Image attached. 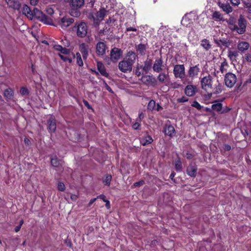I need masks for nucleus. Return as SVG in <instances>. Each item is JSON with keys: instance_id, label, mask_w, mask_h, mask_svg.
<instances>
[{"instance_id": "obj_1", "label": "nucleus", "mask_w": 251, "mask_h": 251, "mask_svg": "<svg viewBox=\"0 0 251 251\" xmlns=\"http://www.w3.org/2000/svg\"><path fill=\"white\" fill-rule=\"evenodd\" d=\"M136 58L137 55L134 52L132 51L128 52L125 58L119 63L118 67L119 70L125 73L130 72Z\"/></svg>"}, {"instance_id": "obj_2", "label": "nucleus", "mask_w": 251, "mask_h": 251, "mask_svg": "<svg viewBox=\"0 0 251 251\" xmlns=\"http://www.w3.org/2000/svg\"><path fill=\"white\" fill-rule=\"evenodd\" d=\"M84 3V0H71L70 1V15L74 17H79L80 15V12L78 9L83 5Z\"/></svg>"}, {"instance_id": "obj_3", "label": "nucleus", "mask_w": 251, "mask_h": 251, "mask_svg": "<svg viewBox=\"0 0 251 251\" xmlns=\"http://www.w3.org/2000/svg\"><path fill=\"white\" fill-rule=\"evenodd\" d=\"M33 16L37 18L39 21L46 24L51 25L52 23L50 17L46 16L41 10L34 8L33 11Z\"/></svg>"}, {"instance_id": "obj_4", "label": "nucleus", "mask_w": 251, "mask_h": 251, "mask_svg": "<svg viewBox=\"0 0 251 251\" xmlns=\"http://www.w3.org/2000/svg\"><path fill=\"white\" fill-rule=\"evenodd\" d=\"M74 30H76L77 35L81 38L85 37L87 33V26L85 23L81 22L74 27Z\"/></svg>"}, {"instance_id": "obj_5", "label": "nucleus", "mask_w": 251, "mask_h": 251, "mask_svg": "<svg viewBox=\"0 0 251 251\" xmlns=\"http://www.w3.org/2000/svg\"><path fill=\"white\" fill-rule=\"evenodd\" d=\"M247 26V21L240 16L238 21V25L234 26V30L236 31L238 34H242L246 31Z\"/></svg>"}, {"instance_id": "obj_6", "label": "nucleus", "mask_w": 251, "mask_h": 251, "mask_svg": "<svg viewBox=\"0 0 251 251\" xmlns=\"http://www.w3.org/2000/svg\"><path fill=\"white\" fill-rule=\"evenodd\" d=\"M237 81V77L235 74L231 73H226L225 76V83L228 88H232Z\"/></svg>"}, {"instance_id": "obj_7", "label": "nucleus", "mask_w": 251, "mask_h": 251, "mask_svg": "<svg viewBox=\"0 0 251 251\" xmlns=\"http://www.w3.org/2000/svg\"><path fill=\"white\" fill-rule=\"evenodd\" d=\"M201 84L202 89L206 91L212 89V77L209 75L201 77Z\"/></svg>"}, {"instance_id": "obj_8", "label": "nucleus", "mask_w": 251, "mask_h": 251, "mask_svg": "<svg viewBox=\"0 0 251 251\" xmlns=\"http://www.w3.org/2000/svg\"><path fill=\"white\" fill-rule=\"evenodd\" d=\"M173 73L175 77L182 79L185 77V68L183 65H176L174 66Z\"/></svg>"}, {"instance_id": "obj_9", "label": "nucleus", "mask_w": 251, "mask_h": 251, "mask_svg": "<svg viewBox=\"0 0 251 251\" xmlns=\"http://www.w3.org/2000/svg\"><path fill=\"white\" fill-rule=\"evenodd\" d=\"M140 80L143 83L149 86H155L157 84L155 78L151 75H143Z\"/></svg>"}, {"instance_id": "obj_10", "label": "nucleus", "mask_w": 251, "mask_h": 251, "mask_svg": "<svg viewBox=\"0 0 251 251\" xmlns=\"http://www.w3.org/2000/svg\"><path fill=\"white\" fill-rule=\"evenodd\" d=\"M106 11L104 9H100L93 17L94 23L98 24L100 21L102 20L106 15Z\"/></svg>"}, {"instance_id": "obj_11", "label": "nucleus", "mask_w": 251, "mask_h": 251, "mask_svg": "<svg viewBox=\"0 0 251 251\" xmlns=\"http://www.w3.org/2000/svg\"><path fill=\"white\" fill-rule=\"evenodd\" d=\"M74 22V20L73 18L63 17L59 23V25L62 29H65L73 24Z\"/></svg>"}, {"instance_id": "obj_12", "label": "nucleus", "mask_w": 251, "mask_h": 251, "mask_svg": "<svg viewBox=\"0 0 251 251\" xmlns=\"http://www.w3.org/2000/svg\"><path fill=\"white\" fill-rule=\"evenodd\" d=\"M89 47L85 43H82L79 46V50L81 53L84 59H86L88 55Z\"/></svg>"}, {"instance_id": "obj_13", "label": "nucleus", "mask_w": 251, "mask_h": 251, "mask_svg": "<svg viewBox=\"0 0 251 251\" xmlns=\"http://www.w3.org/2000/svg\"><path fill=\"white\" fill-rule=\"evenodd\" d=\"M163 61L161 58H156L153 65L154 72L159 73L163 70Z\"/></svg>"}, {"instance_id": "obj_14", "label": "nucleus", "mask_w": 251, "mask_h": 251, "mask_svg": "<svg viewBox=\"0 0 251 251\" xmlns=\"http://www.w3.org/2000/svg\"><path fill=\"white\" fill-rule=\"evenodd\" d=\"M106 46L103 42H100L96 45V52L99 55H103L105 53Z\"/></svg>"}, {"instance_id": "obj_15", "label": "nucleus", "mask_w": 251, "mask_h": 251, "mask_svg": "<svg viewBox=\"0 0 251 251\" xmlns=\"http://www.w3.org/2000/svg\"><path fill=\"white\" fill-rule=\"evenodd\" d=\"M122 50L117 48H113L111 51V58L112 60L117 61L122 55Z\"/></svg>"}, {"instance_id": "obj_16", "label": "nucleus", "mask_w": 251, "mask_h": 251, "mask_svg": "<svg viewBox=\"0 0 251 251\" xmlns=\"http://www.w3.org/2000/svg\"><path fill=\"white\" fill-rule=\"evenodd\" d=\"M184 92L187 96L192 97L197 92V87L193 85H188L185 87Z\"/></svg>"}, {"instance_id": "obj_17", "label": "nucleus", "mask_w": 251, "mask_h": 251, "mask_svg": "<svg viewBox=\"0 0 251 251\" xmlns=\"http://www.w3.org/2000/svg\"><path fill=\"white\" fill-rule=\"evenodd\" d=\"M249 47L250 44L247 42L239 41L237 44V49L241 52H244L249 49Z\"/></svg>"}, {"instance_id": "obj_18", "label": "nucleus", "mask_w": 251, "mask_h": 251, "mask_svg": "<svg viewBox=\"0 0 251 251\" xmlns=\"http://www.w3.org/2000/svg\"><path fill=\"white\" fill-rule=\"evenodd\" d=\"M200 69L198 65L190 67L188 71V75L190 77H194L198 75Z\"/></svg>"}, {"instance_id": "obj_19", "label": "nucleus", "mask_w": 251, "mask_h": 251, "mask_svg": "<svg viewBox=\"0 0 251 251\" xmlns=\"http://www.w3.org/2000/svg\"><path fill=\"white\" fill-rule=\"evenodd\" d=\"M181 23L186 27H190L193 24V20L190 18L189 15H186L182 18Z\"/></svg>"}, {"instance_id": "obj_20", "label": "nucleus", "mask_w": 251, "mask_h": 251, "mask_svg": "<svg viewBox=\"0 0 251 251\" xmlns=\"http://www.w3.org/2000/svg\"><path fill=\"white\" fill-rule=\"evenodd\" d=\"M48 128L50 132H54L56 128V123L54 118L50 117L48 121Z\"/></svg>"}, {"instance_id": "obj_21", "label": "nucleus", "mask_w": 251, "mask_h": 251, "mask_svg": "<svg viewBox=\"0 0 251 251\" xmlns=\"http://www.w3.org/2000/svg\"><path fill=\"white\" fill-rule=\"evenodd\" d=\"M140 142L142 145L146 146L151 144L153 142V139L151 136L146 135L140 138Z\"/></svg>"}, {"instance_id": "obj_22", "label": "nucleus", "mask_w": 251, "mask_h": 251, "mask_svg": "<svg viewBox=\"0 0 251 251\" xmlns=\"http://www.w3.org/2000/svg\"><path fill=\"white\" fill-rule=\"evenodd\" d=\"M23 14L25 15L29 19H32L33 17V12L27 5H24L22 8Z\"/></svg>"}, {"instance_id": "obj_23", "label": "nucleus", "mask_w": 251, "mask_h": 251, "mask_svg": "<svg viewBox=\"0 0 251 251\" xmlns=\"http://www.w3.org/2000/svg\"><path fill=\"white\" fill-rule=\"evenodd\" d=\"M7 5L15 9L18 10L20 8V3L18 0H5Z\"/></svg>"}, {"instance_id": "obj_24", "label": "nucleus", "mask_w": 251, "mask_h": 251, "mask_svg": "<svg viewBox=\"0 0 251 251\" xmlns=\"http://www.w3.org/2000/svg\"><path fill=\"white\" fill-rule=\"evenodd\" d=\"M164 133L165 135L172 137L175 135V130L173 126L171 125H166Z\"/></svg>"}, {"instance_id": "obj_25", "label": "nucleus", "mask_w": 251, "mask_h": 251, "mask_svg": "<svg viewBox=\"0 0 251 251\" xmlns=\"http://www.w3.org/2000/svg\"><path fill=\"white\" fill-rule=\"evenodd\" d=\"M197 168L195 165H190L188 167L186 171L189 176L195 177L197 174Z\"/></svg>"}, {"instance_id": "obj_26", "label": "nucleus", "mask_w": 251, "mask_h": 251, "mask_svg": "<svg viewBox=\"0 0 251 251\" xmlns=\"http://www.w3.org/2000/svg\"><path fill=\"white\" fill-rule=\"evenodd\" d=\"M53 48L55 50L59 51L62 54H68L70 52L68 49L66 48H63L61 45L58 44H54Z\"/></svg>"}, {"instance_id": "obj_27", "label": "nucleus", "mask_w": 251, "mask_h": 251, "mask_svg": "<svg viewBox=\"0 0 251 251\" xmlns=\"http://www.w3.org/2000/svg\"><path fill=\"white\" fill-rule=\"evenodd\" d=\"M98 69L99 71L100 74L105 77L108 76V74L106 72V69L103 65L100 62H98L97 63Z\"/></svg>"}, {"instance_id": "obj_28", "label": "nucleus", "mask_w": 251, "mask_h": 251, "mask_svg": "<svg viewBox=\"0 0 251 251\" xmlns=\"http://www.w3.org/2000/svg\"><path fill=\"white\" fill-rule=\"evenodd\" d=\"M220 7L227 14L231 12L232 11V7L228 3H222L220 5Z\"/></svg>"}, {"instance_id": "obj_29", "label": "nucleus", "mask_w": 251, "mask_h": 251, "mask_svg": "<svg viewBox=\"0 0 251 251\" xmlns=\"http://www.w3.org/2000/svg\"><path fill=\"white\" fill-rule=\"evenodd\" d=\"M168 76V74L164 73H161L157 76V79L159 83L163 84L165 82V80L167 79Z\"/></svg>"}, {"instance_id": "obj_30", "label": "nucleus", "mask_w": 251, "mask_h": 251, "mask_svg": "<svg viewBox=\"0 0 251 251\" xmlns=\"http://www.w3.org/2000/svg\"><path fill=\"white\" fill-rule=\"evenodd\" d=\"M228 67V63L226 60H225L224 61L221 63L220 66V70L222 74H224L226 72Z\"/></svg>"}, {"instance_id": "obj_31", "label": "nucleus", "mask_w": 251, "mask_h": 251, "mask_svg": "<svg viewBox=\"0 0 251 251\" xmlns=\"http://www.w3.org/2000/svg\"><path fill=\"white\" fill-rule=\"evenodd\" d=\"M51 164L53 167H58L59 166H62V162L61 160L54 157L51 159Z\"/></svg>"}, {"instance_id": "obj_32", "label": "nucleus", "mask_w": 251, "mask_h": 251, "mask_svg": "<svg viewBox=\"0 0 251 251\" xmlns=\"http://www.w3.org/2000/svg\"><path fill=\"white\" fill-rule=\"evenodd\" d=\"M228 24L230 25L229 28L232 30H234V26H236V19L234 17H230L228 20H227Z\"/></svg>"}, {"instance_id": "obj_33", "label": "nucleus", "mask_w": 251, "mask_h": 251, "mask_svg": "<svg viewBox=\"0 0 251 251\" xmlns=\"http://www.w3.org/2000/svg\"><path fill=\"white\" fill-rule=\"evenodd\" d=\"M212 108L217 112H220L222 111V104L221 102H216L212 105Z\"/></svg>"}, {"instance_id": "obj_34", "label": "nucleus", "mask_w": 251, "mask_h": 251, "mask_svg": "<svg viewBox=\"0 0 251 251\" xmlns=\"http://www.w3.org/2000/svg\"><path fill=\"white\" fill-rule=\"evenodd\" d=\"M13 91L11 88L6 89L4 92V96L7 99H10L13 96Z\"/></svg>"}, {"instance_id": "obj_35", "label": "nucleus", "mask_w": 251, "mask_h": 251, "mask_svg": "<svg viewBox=\"0 0 251 251\" xmlns=\"http://www.w3.org/2000/svg\"><path fill=\"white\" fill-rule=\"evenodd\" d=\"M151 62L150 61H145L144 63V66H143V72L147 73L151 69Z\"/></svg>"}, {"instance_id": "obj_36", "label": "nucleus", "mask_w": 251, "mask_h": 251, "mask_svg": "<svg viewBox=\"0 0 251 251\" xmlns=\"http://www.w3.org/2000/svg\"><path fill=\"white\" fill-rule=\"evenodd\" d=\"M212 17L216 21H223V15L218 11H215L212 15Z\"/></svg>"}, {"instance_id": "obj_37", "label": "nucleus", "mask_w": 251, "mask_h": 251, "mask_svg": "<svg viewBox=\"0 0 251 251\" xmlns=\"http://www.w3.org/2000/svg\"><path fill=\"white\" fill-rule=\"evenodd\" d=\"M141 70L143 71V66L140 65L139 64H137L136 65V67L135 70V75L139 76L141 75L144 72H142Z\"/></svg>"}, {"instance_id": "obj_38", "label": "nucleus", "mask_w": 251, "mask_h": 251, "mask_svg": "<svg viewBox=\"0 0 251 251\" xmlns=\"http://www.w3.org/2000/svg\"><path fill=\"white\" fill-rule=\"evenodd\" d=\"M146 49V46L143 44H139L137 47V50L141 54H145Z\"/></svg>"}, {"instance_id": "obj_39", "label": "nucleus", "mask_w": 251, "mask_h": 251, "mask_svg": "<svg viewBox=\"0 0 251 251\" xmlns=\"http://www.w3.org/2000/svg\"><path fill=\"white\" fill-rule=\"evenodd\" d=\"M201 46L206 50H209L211 47L209 41L206 39L203 40L201 41Z\"/></svg>"}, {"instance_id": "obj_40", "label": "nucleus", "mask_w": 251, "mask_h": 251, "mask_svg": "<svg viewBox=\"0 0 251 251\" xmlns=\"http://www.w3.org/2000/svg\"><path fill=\"white\" fill-rule=\"evenodd\" d=\"M112 176L111 175H106L105 176V178L103 180V182L104 185L109 186L110 184V182L111 181Z\"/></svg>"}, {"instance_id": "obj_41", "label": "nucleus", "mask_w": 251, "mask_h": 251, "mask_svg": "<svg viewBox=\"0 0 251 251\" xmlns=\"http://www.w3.org/2000/svg\"><path fill=\"white\" fill-rule=\"evenodd\" d=\"M155 102L153 100H151L148 103V109L150 110H153L155 108Z\"/></svg>"}, {"instance_id": "obj_42", "label": "nucleus", "mask_w": 251, "mask_h": 251, "mask_svg": "<svg viewBox=\"0 0 251 251\" xmlns=\"http://www.w3.org/2000/svg\"><path fill=\"white\" fill-rule=\"evenodd\" d=\"M20 93L22 96H27L29 94V91L26 88L22 87L20 89Z\"/></svg>"}, {"instance_id": "obj_43", "label": "nucleus", "mask_w": 251, "mask_h": 251, "mask_svg": "<svg viewBox=\"0 0 251 251\" xmlns=\"http://www.w3.org/2000/svg\"><path fill=\"white\" fill-rule=\"evenodd\" d=\"M176 170L177 171H180L181 170V163L180 160H177L175 163Z\"/></svg>"}, {"instance_id": "obj_44", "label": "nucleus", "mask_w": 251, "mask_h": 251, "mask_svg": "<svg viewBox=\"0 0 251 251\" xmlns=\"http://www.w3.org/2000/svg\"><path fill=\"white\" fill-rule=\"evenodd\" d=\"M58 189L60 191H64L65 189V186L63 183L59 182L57 185Z\"/></svg>"}, {"instance_id": "obj_45", "label": "nucleus", "mask_w": 251, "mask_h": 251, "mask_svg": "<svg viewBox=\"0 0 251 251\" xmlns=\"http://www.w3.org/2000/svg\"><path fill=\"white\" fill-rule=\"evenodd\" d=\"M192 106L193 107H194L196 108L197 109L200 110L201 109L202 106L201 105V104L197 101H194L193 103L192 104Z\"/></svg>"}, {"instance_id": "obj_46", "label": "nucleus", "mask_w": 251, "mask_h": 251, "mask_svg": "<svg viewBox=\"0 0 251 251\" xmlns=\"http://www.w3.org/2000/svg\"><path fill=\"white\" fill-rule=\"evenodd\" d=\"M245 7L248 9V11L251 14V0L245 3Z\"/></svg>"}, {"instance_id": "obj_47", "label": "nucleus", "mask_w": 251, "mask_h": 251, "mask_svg": "<svg viewBox=\"0 0 251 251\" xmlns=\"http://www.w3.org/2000/svg\"><path fill=\"white\" fill-rule=\"evenodd\" d=\"M177 102H184L188 101V99L184 96L182 97L181 98L178 99L177 100Z\"/></svg>"}, {"instance_id": "obj_48", "label": "nucleus", "mask_w": 251, "mask_h": 251, "mask_svg": "<svg viewBox=\"0 0 251 251\" xmlns=\"http://www.w3.org/2000/svg\"><path fill=\"white\" fill-rule=\"evenodd\" d=\"M76 62L78 66H82L83 65V62L81 57L76 58Z\"/></svg>"}, {"instance_id": "obj_49", "label": "nucleus", "mask_w": 251, "mask_h": 251, "mask_svg": "<svg viewBox=\"0 0 251 251\" xmlns=\"http://www.w3.org/2000/svg\"><path fill=\"white\" fill-rule=\"evenodd\" d=\"M140 126V124L138 122H136V123H134L132 125V127L134 129H138Z\"/></svg>"}, {"instance_id": "obj_50", "label": "nucleus", "mask_w": 251, "mask_h": 251, "mask_svg": "<svg viewBox=\"0 0 251 251\" xmlns=\"http://www.w3.org/2000/svg\"><path fill=\"white\" fill-rule=\"evenodd\" d=\"M144 184V181L143 180H141L138 182H135L134 183V186L135 187L139 186L140 185H142Z\"/></svg>"}, {"instance_id": "obj_51", "label": "nucleus", "mask_w": 251, "mask_h": 251, "mask_svg": "<svg viewBox=\"0 0 251 251\" xmlns=\"http://www.w3.org/2000/svg\"><path fill=\"white\" fill-rule=\"evenodd\" d=\"M171 86L173 88H178L180 87L181 85L176 82H174L172 83Z\"/></svg>"}, {"instance_id": "obj_52", "label": "nucleus", "mask_w": 251, "mask_h": 251, "mask_svg": "<svg viewBox=\"0 0 251 251\" xmlns=\"http://www.w3.org/2000/svg\"><path fill=\"white\" fill-rule=\"evenodd\" d=\"M24 143L25 145L29 146L31 145V142L29 139L27 138L24 139Z\"/></svg>"}, {"instance_id": "obj_53", "label": "nucleus", "mask_w": 251, "mask_h": 251, "mask_svg": "<svg viewBox=\"0 0 251 251\" xmlns=\"http://www.w3.org/2000/svg\"><path fill=\"white\" fill-rule=\"evenodd\" d=\"M230 1L234 5H238L240 3V0H230Z\"/></svg>"}, {"instance_id": "obj_54", "label": "nucleus", "mask_w": 251, "mask_h": 251, "mask_svg": "<svg viewBox=\"0 0 251 251\" xmlns=\"http://www.w3.org/2000/svg\"><path fill=\"white\" fill-rule=\"evenodd\" d=\"M39 2V0H30V3L31 5L35 6Z\"/></svg>"}, {"instance_id": "obj_55", "label": "nucleus", "mask_w": 251, "mask_h": 251, "mask_svg": "<svg viewBox=\"0 0 251 251\" xmlns=\"http://www.w3.org/2000/svg\"><path fill=\"white\" fill-rule=\"evenodd\" d=\"M47 12L48 14L51 15L53 14L54 11L51 8H48L47 9Z\"/></svg>"}, {"instance_id": "obj_56", "label": "nucleus", "mask_w": 251, "mask_h": 251, "mask_svg": "<svg viewBox=\"0 0 251 251\" xmlns=\"http://www.w3.org/2000/svg\"><path fill=\"white\" fill-rule=\"evenodd\" d=\"M78 196L76 195L73 194L71 196V199L72 201H75L77 200Z\"/></svg>"}, {"instance_id": "obj_57", "label": "nucleus", "mask_w": 251, "mask_h": 251, "mask_svg": "<svg viewBox=\"0 0 251 251\" xmlns=\"http://www.w3.org/2000/svg\"><path fill=\"white\" fill-rule=\"evenodd\" d=\"M246 60L248 62H251V55L250 54H246L245 56Z\"/></svg>"}, {"instance_id": "obj_58", "label": "nucleus", "mask_w": 251, "mask_h": 251, "mask_svg": "<svg viewBox=\"0 0 251 251\" xmlns=\"http://www.w3.org/2000/svg\"><path fill=\"white\" fill-rule=\"evenodd\" d=\"M230 110V108H228L227 107H226L222 109L221 113H225L228 112Z\"/></svg>"}, {"instance_id": "obj_59", "label": "nucleus", "mask_w": 251, "mask_h": 251, "mask_svg": "<svg viewBox=\"0 0 251 251\" xmlns=\"http://www.w3.org/2000/svg\"><path fill=\"white\" fill-rule=\"evenodd\" d=\"M97 198H100L104 202H105L107 200L105 199V196L103 195H100Z\"/></svg>"}, {"instance_id": "obj_60", "label": "nucleus", "mask_w": 251, "mask_h": 251, "mask_svg": "<svg viewBox=\"0 0 251 251\" xmlns=\"http://www.w3.org/2000/svg\"><path fill=\"white\" fill-rule=\"evenodd\" d=\"M83 103L89 109H91L92 107L89 105L88 102L86 100H83Z\"/></svg>"}, {"instance_id": "obj_61", "label": "nucleus", "mask_w": 251, "mask_h": 251, "mask_svg": "<svg viewBox=\"0 0 251 251\" xmlns=\"http://www.w3.org/2000/svg\"><path fill=\"white\" fill-rule=\"evenodd\" d=\"M126 30L127 31H136L137 30V29L135 28L129 27L126 28Z\"/></svg>"}, {"instance_id": "obj_62", "label": "nucleus", "mask_w": 251, "mask_h": 251, "mask_svg": "<svg viewBox=\"0 0 251 251\" xmlns=\"http://www.w3.org/2000/svg\"><path fill=\"white\" fill-rule=\"evenodd\" d=\"M59 55L62 60H63L64 61H67V57H66L63 55H61L60 54H59Z\"/></svg>"}, {"instance_id": "obj_63", "label": "nucleus", "mask_w": 251, "mask_h": 251, "mask_svg": "<svg viewBox=\"0 0 251 251\" xmlns=\"http://www.w3.org/2000/svg\"><path fill=\"white\" fill-rule=\"evenodd\" d=\"M106 203H105V207L107 208V209H109L110 207V202L109 201H107L105 202Z\"/></svg>"}, {"instance_id": "obj_64", "label": "nucleus", "mask_w": 251, "mask_h": 251, "mask_svg": "<svg viewBox=\"0 0 251 251\" xmlns=\"http://www.w3.org/2000/svg\"><path fill=\"white\" fill-rule=\"evenodd\" d=\"M224 149L226 151H229L231 149V147L228 145H225L224 146Z\"/></svg>"}]
</instances>
